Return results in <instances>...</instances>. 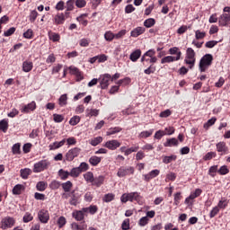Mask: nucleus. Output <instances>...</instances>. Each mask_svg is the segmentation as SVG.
Wrapping results in <instances>:
<instances>
[{"label": "nucleus", "mask_w": 230, "mask_h": 230, "mask_svg": "<svg viewBox=\"0 0 230 230\" xmlns=\"http://www.w3.org/2000/svg\"><path fill=\"white\" fill-rule=\"evenodd\" d=\"M120 200L123 204H127V202H137L139 206H143L145 202L143 196L139 192L124 193L120 197Z\"/></svg>", "instance_id": "1"}, {"label": "nucleus", "mask_w": 230, "mask_h": 230, "mask_svg": "<svg viewBox=\"0 0 230 230\" xmlns=\"http://www.w3.org/2000/svg\"><path fill=\"white\" fill-rule=\"evenodd\" d=\"M213 64V55L206 54L199 60V67L200 73H206V70Z\"/></svg>", "instance_id": "2"}, {"label": "nucleus", "mask_w": 230, "mask_h": 230, "mask_svg": "<svg viewBox=\"0 0 230 230\" xmlns=\"http://www.w3.org/2000/svg\"><path fill=\"white\" fill-rule=\"evenodd\" d=\"M195 50L191 48H188L186 50V56L184 62L189 66L190 69H193L195 67V62H197V58Z\"/></svg>", "instance_id": "3"}, {"label": "nucleus", "mask_w": 230, "mask_h": 230, "mask_svg": "<svg viewBox=\"0 0 230 230\" xmlns=\"http://www.w3.org/2000/svg\"><path fill=\"white\" fill-rule=\"evenodd\" d=\"M51 163L48 160H41L33 165L32 172L34 173H40V172H44V170H48L50 166Z\"/></svg>", "instance_id": "4"}, {"label": "nucleus", "mask_w": 230, "mask_h": 230, "mask_svg": "<svg viewBox=\"0 0 230 230\" xmlns=\"http://www.w3.org/2000/svg\"><path fill=\"white\" fill-rule=\"evenodd\" d=\"M15 226V218L12 217H3L0 222V229L6 230V229H12Z\"/></svg>", "instance_id": "5"}, {"label": "nucleus", "mask_w": 230, "mask_h": 230, "mask_svg": "<svg viewBox=\"0 0 230 230\" xmlns=\"http://www.w3.org/2000/svg\"><path fill=\"white\" fill-rule=\"evenodd\" d=\"M134 167L132 166H122L119 168L117 175L119 177H127V175H134Z\"/></svg>", "instance_id": "6"}, {"label": "nucleus", "mask_w": 230, "mask_h": 230, "mask_svg": "<svg viewBox=\"0 0 230 230\" xmlns=\"http://www.w3.org/2000/svg\"><path fill=\"white\" fill-rule=\"evenodd\" d=\"M80 152H82V149L79 147H74L68 150V152L66 154V160L69 162L73 161L75 157H78V155H80Z\"/></svg>", "instance_id": "7"}, {"label": "nucleus", "mask_w": 230, "mask_h": 230, "mask_svg": "<svg viewBox=\"0 0 230 230\" xmlns=\"http://www.w3.org/2000/svg\"><path fill=\"white\" fill-rule=\"evenodd\" d=\"M38 217L41 224H48L49 222V212L46 209H41L38 212Z\"/></svg>", "instance_id": "8"}, {"label": "nucleus", "mask_w": 230, "mask_h": 230, "mask_svg": "<svg viewBox=\"0 0 230 230\" xmlns=\"http://www.w3.org/2000/svg\"><path fill=\"white\" fill-rule=\"evenodd\" d=\"M111 75L110 74H104L100 76V85L102 89H107L109 87V82L111 81Z\"/></svg>", "instance_id": "9"}, {"label": "nucleus", "mask_w": 230, "mask_h": 230, "mask_svg": "<svg viewBox=\"0 0 230 230\" xmlns=\"http://www.w3.org/2000/svg\"><path fill=\"white\" fill-rule=\"evenodd\" d=\"M35 109H37V102H35V101H32L31 102L23 105L21 109V112H22L23 114H28L30 112H33Z\"/></svg>", "instance_id": "10"}, {"label": "nucleus", "mask_w": 230, "mask_h": 230, "mask_svg": "<svg viewBox=\"0 0 230 230\" xmlns=\"http://www.w3.org/2000/svg\"><path fill=\"white\" fill-rule=\"evenodd\" d=\"M217 152L220 154V155H226V154H228L229 147H227V145H226V142H218L216 145Z\"/></svg>", "instance_id": "11"}, {"label": "nucleus", "mask_w": 230, "mask_h": 230, "mask_svg": "<svg viewBox=\"0 0 230 230\" xmlns=\"http://www.w3.org/2000/svg\"><path fill=\"white\" fill-rule=\"evenodd\" d=\"M104 146L109 150H117L118 148H119V146H121V143H119V141L116 139H113V140L107 141L104 144Z\"/></svg>", "instance_id": "12"}, {"label": "nucleus", "mask_w": 230, "mask_h": 230, "mask_svg": "<svg viewBox=\"0 0 230 230\" xmlns=\"http://www.w3.org/2000/svg\"><path fill=\"white\" fill-rule=\"evenodd\" d=\"M159 173H161V171H159L158 169H155L149 172L147 174L143 175L144 181H146V182H150V181H152V179H155V177H157Z\"/></svg>", "instance_id": "13"}, {"label": "nucleus", "mask_w": 230, "mask_h": 230, "mask_svg": "<svg viewBox=\"0 0 230 230\" xmlns=\"http://www.w3.org/2000/svg\"><path fill=\"white\" fill-rule=\"evenodd\" d=\"M230 22V15L229 13H223L218 18V24L219 26H229Z\"/></svg>", "instance_id": "14"}, {"label": "nucleus", "mask_w": 230, "mask_h": 230, "mask_svg": "<svg viewBox=\"0 0 230 230\" xmlns=\"http://www.w3.org/2000/svg\"><path fill=\"white\" fill-rule=\"evenodd\" d=\"M70 71V75H75L78 80H84V75H82V72L75 66H71L68 67Z\"/></svg>", "instance_id": "15"}, {"label": "nucleus", "mask_w": 230, "mask_h": 230, "mask_svg": "<svg viewBox=\"0 0 230 230\" xmlns=\"http://www.w3.org/2000/svg\"><path fill=\"white\" fill-rule=\"evenodd\" d=\"M80 197L75 193V190H72V194L70 196V199H69V204L71 206H78V204L80 203Z\"/></svg>", "instance_id": "16"}, {"label": "nucleus", "mask_w": 230, "mask_h": 230, "mask_svg": "<svg viewBox=\"0 0 230 230\" xmlns=\"http://www.w3.org/2000/svg\"><path fill=\"white\" fill-rule=\"evenodd\" d=\"M53 21L54 24H64V22H66V16H64V13H58Z\"/></svg>", "instance_id": "17"}, {"label": "nucleus", "mask_w": 230, "mask_h": 230, "mask_svg": "<svg viewBox=\"0 0 230 230\" xmlns=\"http://www.w3.org/2000/svg\"><path fill=\"white\" fill-rule=\"evenodd\" d=\"M146 29L144 27H137L130 32V37H139V35H143L145 33Z\"/></svg>", "instance_id": "18"}, {"label": "nucleus", "mask_w": 230, "mask_h": 230, "mask_svg": "<svg viewBox=\"0 0 230 230\" xmlns=\"http://www.w3.org/2000/svg\"><path fill=\"white\" fill-rule=\"evenodd\" d=\"M104 181H105V176L100 175L95 178L93 177V181L92 185L96 186L97 188H100V186H102V184H103Z\"/></svg>", "instance_id": "19"}, {"label": "nucleus", "mask_w": 230, "mask_h": 230, "mask_svg": "<svg viewBox=\"0 0 230 230\" xmlns=\"http://www.w3.org/2000/svg\"><path fill=\"white\" fill-rule=\"evenodd\" d=\"M179 61V57L166 56L161 59V64H170Z\"/></svg>", "instance_id": "20"}, {"label": "nucleus", "mask_w": 230, "mask_h": 230, "mask_svg": "<svg viewBox=\"0 0 230 230\" xmlns=\"http://www.w3.org/2000/svg\"><path fill=\"white\" fill-rule=\"evenodd\" d=\"M140 57H141V49H137L130 54L129 60H131V62H137Z\"/></svg>", "instance_id": "21"}, {"label": "nucleus", "mask_w": 230, "mask_h": 230, "mask_svg": "<svg viewBox=\"0 0 230 230\" xmlns=\"http://www.w3.org/2000/svg\"><path fill=\"white\" fill-rule=\"evenodd\" d=\"M179 146V140L177 138H168L165 143H164V146Z\"/></svg>", "instance_id": "22"}, {"label": "nucleus", "mask_w": 230, "mask_h": 230, "mask_svg": "<svg viewBox=\"0 0 230 230\" xmlns=\"http://www.w3.org/2000/svg\"><path fill=\"white\" fill-rule=\"evenodd\" d=\"M33 69V62L31 61H24L22 63V71L24 73H30Z\"/></svg>", "instance_id": "23"}, {"label": "nucleus", "mask_w": 230, "mask_h": 230, "mask_svg": "<svg viewBox=\"0 0 230 230\" xmlns=\"http://www.w3.org/2000/svg\"><path fill=\"white\" fill-rule=\"evenodd\" d=\"M66 145V138L59 141V142H54L53 144L49 145V150H57L60 148L61 146H64Z\"/></svg>", "instance_id": "24"}, {"label": "nucleus", "mask_w": 230, "mask_h": 230, "mask_svg": "<svg viewBox=\"0 0 230 230\" xmlns=\"http://www.w3.org/2000/svg\"><path fill=\"white\" fill-rule=\"evenodd\" d=\"M89 163L92 166H98V164H100V163H102V157L93 155L89 158Z\"/></svg>", "instance_id": "25"}, {"label": "nucleus", "mask_w": 230, "mask_h": 230, "mask_svg": "<svg viewBox=\"0 0 230 230\" xmlns=\"http://www.w3.org/2000/svg\"><path fill=\"white\" fill-rule=\"evenodd\" d=\"M86 118H93V116H98L100 114V111L96 109H89L85 110Z\"/></svg>", "instance_id": "26"}, {"label": "nucleus", "mask_w": 230, "mask_h": 230, "mask_svg": "<svg viewBox=\"0 0 230 230\" xmlns=\"http://www.w3.org/2000/svg\"><path fill=\"white\" fill-rule=\"evenodd\" d=\"M20 175L22 179H28L30 175H31V169L30 168H24L20 170Z\"/></svg>", "instance_id": "27"}, {"label": "nucleus", "mask_w": 230, "mask_h": 230, "mask_svg": "<svg viewBox=\"0 0 230 230\" xmlns=\"http://www.w3.org/2000/svg\"><path fill=\"white\" fill-rule=\"evenodd\" d=\"M169 55H176V57H179V60L181 57L182 56V52H181V49H179L178 47H172L169 49Z\"/></svg>", "instance_id": "28"}, {"label": "nucleus", "mask_w": 230, "mask_h": 230, "mask_svg": "<svg viewBox=\"0 0 230 230\" xmlns=\"http://www.w3.org/2000/svg\"><path fill=\"white\" fill-rule=\"evenodd\" d=\"M8 119H4L2 120H0V130H2V132L6 133L8 130Z\"/></svg>", "instance_id": "29"}, {"label": "nucleus", "mask_w": 230, "mask_h": 230, "mask_svg": "<svg viewBox=\"0 0 230 230\" xmlns=\"http://www.w3.org/2000/svg\"><path fill=\"white\" fill-rule=\"evenodd\" d=\"M172 161H177V155H172L169 156H164L163 157V163L164 164H170V163H172Z\"/></svg>", "instance_id": "30"}, {"label": "nucleus", "mask_w": 230, "mask_h": 230, "mask_svg": "<svg viewBox=\"0 0 230 230\" xmlns=\"http://www.w3.org/2000/svg\"><path fill=\"white\" fill-rule=\"evenodd\" d=\"M59 107H66L67 105V94H62L58 99Z\"/></svg>", "instance_id": "31"}, {"label": "nucleus", "mask_w": 230, "mask_h": 230, "mask_svg": "<svg viewBox=\"0 0 230 230\" xmlns=\"http://www.w3.org/2000/svg\"><path fill=\"white\" fill-rule=\"evenodd\" d=\"M73 217L77 220V222H81V220H84V212L82 210H76L73 212Z\"/></svg>", "instance_id": "32"}, {"label": "nucleus", "mask_w": 230, "mask_h": 230, "mask_svg": "<svg viewBox=\"0 0 230 230\" xmlns=\"http://www.w3.org/2000/svg\"><path fill=\"white\" fill-rule=\"evenodd\" d=\"M84 179L86 181V182H91V184H93L94 181V174L93 172H87L84 174Z\"/></svg>", "instance_id": "33"}, {"label": "nucleus", "mask_w": 230, "mask_h": 230, "mask_svg": "<svg viewBox=\"0 0 230 230\" xmlns=\"http://www.w3.org/2000/svg\"><path fill=\"white\" fill-rule=\"evenodd\" d=\"M227 204H229V201H227V199L222 198L217 204V208L219 209H226L227 208Z\"/></svg>", "instance_id": "34"}, {"label": "nucleus", "mask_w": 230, "mask_h": 230, "mask_svg": "<svg viewBox=\"0 0 230 230\" xmlns=\"http://www.w3.org/2000/svg\"><path fill=\"white\" fill-rule=\"evenodd\" d=\"M23 189H24V186L22 184H17L13 189V194L21 195V193H22Z\"/></svg>", "instance_id": "35"}, {"label": "nucleus", "mask_w": 230, "mask_h": 230, "mask_svg": "<svg viewBox=\"0 0 230 230\" xmlns=\"http://www.w3.org/2000/svg\"><path fill=\"white\" fill-rule=\"evenodd\" d=\"M58 175H59L61 181H66V179L69 178L70 174H69V172L65 171L64 169H60L58 171Z\"/></svg>", "instance_id": "36"}, {"label": "nucleus", "mask_w": 230, "mask_h": 230, "mask_svg": "<svg viewBox=\"0 0 230 230\" xmlns=\"http://www.w3.org/2000/svg\"><path fill=\"white\" fill-rule=\"evenodd\" d=\"M104 39L105 40H107L108 42H112V40H114V39H116L115 34L112 33V31H108L105 32L104 34Z\"/></svg>", "instance_id": "37"}, {"label": "nucleus", "mask_w": 230, "mask_h": 230, "mask_svg": "<svg viewBox=\"0 0 230 230\" xmlns=\"http://www.w3.org/2000/svg\"><path fill=\"white\" fill-rule=\"evenodd\" d=\"M49 38L50 40H52V42H58L60 40V35H58V33L56 32H49Z\"/></svg>", "instance_id": "38"}, {"label": "nucleus", "mask_w": 230, "mask_h": 230, "mask_svg": "<svg viewBox=\"0 0 230 230\" xmlns=\"http://www.w3.org/2000/svg\"><path fill=\"white\" fill-rule=\"evenodd\" d=\"M152 134H154V129H149L147 131H142L138 137L142 138V139H146V137H150V136H152Z\"/></svg>", "instance_id": "39"}, {"label": "nucleus", "mask_w": 230, "mask_h": 230, "mask_svg": "<svg viewBox=\"0 0 230 230\" xmlns=\"http://www.w3.org/2000/svg\"><path fill=\"white\" fill-rule=\"evenodd\" d=\"M65 192L71 191V188H73V183L70 181H67L61 184Z\"/></svg>", "instance_id": "40"}, {"label": "nucleus", "mask_w": 230, "mask_h": 230, "mask_svg": "<svg viewBox=\"0 0 230 230\" xmlns=\"http://www.w3.org/2000/svg\"><path fill=\"white\" fill-rule=\"evenodd\" d=\"M206 37V31H201L200 30L195 31L196 40H202Z\"/></svg>", "instance_id": "41"}, {"label": "nucleus", "mask_w": 230, "mask_h": 230, "mask_svg": "<svg viewBox=\"0 0 230 230\" xmlns=\"http://www.w3.org/2000/svg\"><path fill=\"white\" fill-rule=\"evenodd\" d=\"M38 191H45L48 188V183L45 181H39L36 185Z\"/></svg>", "instance_id": "42"}, {"label": "nucleus", "mask_w": 230, "mask_h": 230, "mask_svg": "<svg viewBox=\"0 0 230 230\" xmlns=\"http://www.w3.org/2000/svg\"><path fill=\"white\" fill-rule=\"evenodd\" d=\"M12 152L13 155H19V154H21V144L20 143L14 144L12 147Z\"/></svg>", "instance_id": "43"}, {"label": "nucleus", "mask_w": 230, "mask_h": 230, "mask_svg": "<svg viewBox=\"0 0 230 230\" xmlns=\"http://www.w3.org/2000/svg\"><path fill=\"white\" fill-rule=\"evenodd\" d=\"M155 24V19L148 18L144 22V26L146 28H152Z\"/></svg>", "instance_id": "44"}, {"label": "nucleus", "mask_w": 230, "mask_h": 230, "mask_svg": "<svg viewBox=\"0 0 230 230\" xmlns=\"http://www.w3.org/2000/svg\"><path fill=\"white\" fill-rule=\"evenodd\" d=\"M118 132H121V128H119V127H115V128H110V129L106 132V135H107V136H112V135H114V134H118Z\"/></svg>", "instance_id": "45"}, {"label": "nucleus", "mask_w": 230, "mask_h": 230, "mask_svg": "<svg viewBox=\"0 0 230 230\" xmlns=\"http://www.w3.org/2000/svg\"><path fill=\"white\" fill-rule=\"evenodd\" d=\"M102 141H103V137H96L91 140L90 144L92 145V146H98V145H100V143H102Z\"/></svg>", "instance_id": "46"}, {"label": "nucleus", "mask_w": 230, "mask_h": 230, "mask_svg": "<svg viewBox=\"0 0 230 230\" xmlns=\"http://www.w3.org/2000/svg\"><path fill=\"white\" fill-rule=\"evenodd\" d=\"M217 122V118L213 117L212 119H209L205 124H204V128H206L208 130V128H209V127H213V125H215V123Z\"/></svg>", "instance_id": "47"}, {"label": "nucleus", "mask_w": 230, "mask_h": 230, "mask_svg": "<svg viewBox=\"0 0 230 230\" xmlns=\"http://www.w3.org/2000/svg\"><path fill=\"white\" fill-rule=\"evenodd\" d=\"M80 123V116H74L70 119L69 124L72 125V127H75V125H78Z\"/></svg>", "instance_id": "48"}, {"label": "nucleus", "mask_w": 230, "mask_h": 230, "mask_svg": "<svg viewBox=\"0 0 230 230\" xmlns=\"http://www.w3.org/2000/svg\"><path fill=\"white\" fill-rule=\"evenodd\" d=\"M81 171L78 167H75L71 170V172H69L70 177H78V175H80Z\"/></svg>", "instance_id": "49"}, {"label": "nucleus", "mask_w": 230, "mask_h": 230, "mask_svg": "<svg viewBox=\"0 0 230 230\" xmlns=\"http://www.w3.org/2000/svg\"><path fill=\"white\" fill-rule=\"evenodd\" d=\"M31 220H33V215H31L30 212H26L23 216L24 224H28V222H31Z\"/></svg>", "instance_id": "50"}, {"label": "nucleus", "mask_w": 230, "mask_h": 230, "mask_svg": "<svg viewBox=\"0 0 230 230\" xmlns=\"http://www.w3.org/2000/svg\"><path fill=\"white\" fill-rule=\"evenodd\" d=\"M75 9V0H68L66 2V12H73Z\"/></svg>", "instance_id": "51"}, {"label": "nucleus", "mask_w": 230, "mask_h": 230, "mask_svg": "<svg viewBox=\"0 0 230 230\" xmlns=\"http://www.w3.org/2000/svg\"><path fill=\"white\" fill-rule=\"evenodd\" d=\"M213 157H217V153L216 152H208L203 157L204 161H211Z\"/></svg>", "instance_id": "52"}, {"label": "nucleus", "mask_w": 230, "mask_h": 230, "mask_svg": "<svg viewBox=\"0 0 230 230\" xmlns=\"http://www.w3.org/2000/svg\"><path fill=\"white\" fill-rule=\"evenodd\" d=\"M218 44V41L217 40H209L205 43V47L208 49H211L212 48H215Z\"/></svg>", "instance_id": "53"}, {"label": "nucleus", "mask_w": 230, "mask_h": 230, "mask_svg": "<svg viewBox=\"0 0 230 230\" xmlns=\"http://www.w3.org/2000/svg\"><path fill=\"white\" fill-rule=\"evenodd\" d=\"M121 229L122 230H128V229H130V219H125L122 222Z\"/></svg>", "instance_id": "54"}, {"label": "nucleus", "mask_w": 230, "mask_h": 230, "mask_svg": "<svg viewBox=\"0 0 230 230\" xmlns=\"http://www.w3.org/2000/svg\"><path fill=\"white\" fill-rule=\"evenodd\" d=\"M80 172H87V170H89V164L85 162H83L80 164L79 167H77Z\"/></svg>", "instance_id": "55"}, {"label": "nucleus", "mask_w": 230, "mask_h": 230, "mask_svg": "<svg viewBox=\"0 0 230 230\" xmlns=\"http://www.w3.org/2000/svg\"><path fill=\"white\" fill-rule=\"evenodd\" d=\"M51 190H58L60 188V181L54 180L49 184Z\"/></svg>", "instance_id": "56"}, {"label": "nucleus", "mask_w": 230, "mask_h": 230, "mask_svg": "<svg viewBox=\"0 0 230 230\" xmlns=\"http://www.w3.org/2000/svg\"><path fill=\"white\" fill-rule=\"evenodd\" d=\"M218 172V165H213L209 168L208 173L211 177H215V173Z\"/></svg>", "instance_id": "57"}, {"label": "nucleus", "mask_w": 230, "mask_h": 230, "mask_svg": "<svg viewBox=\"0 0 230 230\" xmlns=\"http://www.w3.org/2000/svg\"><path fill=\"white\" fill-rule=\"evenodd\" d=\"M53 119L56 123H62L64 121V116L60 114H54Z\"/></svg>", "instance_id": "58"}, {"label": "nucleus", "mask_w": 230, "mask_h": 230, "mask_svg": "<svg viewBox=\"0 0 230 230\" xmlns=\"http://www.w3.org/2000/svg\"><path fill=\"white\" fill-rule=\"evenodd\" d=\"M217 172L220 175H227V173H229V169H227V166L223 165Z\"/></svg>", "instance_id": "59"}, {"label": "nucleus", "mask_w": 230, "mask_h": 230, "mask_svg": "<svg viewBox=\"0 0 230 230\" xmlns=\"http://www.w3.org/2000/svg\"><path fill=\"white\" fill-rule=\"evenodd\" d=\"M112 200H114V194L109 193L104 195V198H103L104 202H112Z\"/></svg>", "instance_id": "60"}, {"label": "nucleus", "mask_w": 230, "mask_h": 230, "mask_svg": "<svg viewBox=\"0 0 230 230\" xmlns=\"http://www.w3.org/2000/svg\"><path fill=\"white\" fill-rule=\"evenodd\" d=\"M96 58H97L99 64H102L103 62H107L108 57H107V55L102 54V55L96 56Z\"/></svg>", "instance_id": "61"}, {"label": "nucleus", "mask_w": 230, "mask_h": 230, "mask_svg": "<svg viewBox=\"0 0 230 230\" xmlns=\"http://www.w3.org/2000/svg\"><path fill=\"white\" fill-rule=\"evenodd\" d=\"M145 75H152L155 73V66L154 65H151L148 68L144 70Z\"/></svg>", "instance_id": "62"}, {"label": "nucleus", "mask_w": 230, "mask_h": 230, "mask_svg": "<svg viewBox=\"0 0 230 230\" xmlns=\"http://www.w3.org/2000/svg\"><path fill=\"white\" fill-rule=\"evenodd\" d=\"M66 217H58V227H60V228L64 227L66 226Z\"/></svg>", "instance_id": "63"}, {"label": "nucleus", "mask_w": 230, "mask_h": 230, "mask_svg": "<svg viewBox=\"0 0 230 230\" xmlns=\"http://www.w3.org/2000/svg\"><path fill=\"white\" fill-rule=\"evenodd\" d=\"M169 116H172V111L165 110L160 113V118H169Z\"/></svg>", "instance_id": "64"}]
</instances>
